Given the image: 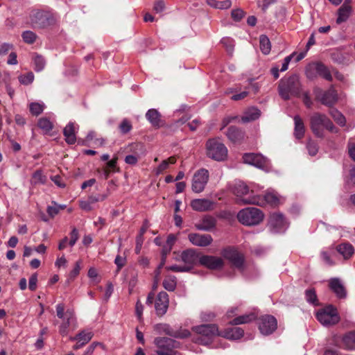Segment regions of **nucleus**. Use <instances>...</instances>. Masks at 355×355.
Segmentation results:
<instances>
[{"label": "nucleus", "mask_w": 355, "mask_h": 355, "mask_svg": "<svg viewBox=\"0 0 355 355\" xmlns=\"http://www.w3.org/2000/svg\"><path fill=\"white\" fill-rule=\"evenodd\" d=\"M310 125L313 134L319 138L324 137V129L332 133H338L339 131L327 115L319 112H315L311 116Z\"/></svg>", "instance_id": "1"}, {"label": "nucleus", "mask_w": 355, "mask_h": 355, "mask_svg": "<svg viewBox=\"0 0 355 355\" xmlns=\"http://www.w3.org/2000/svg\"><path fill=\"white\" fill-rule=\"evenodd\" d=\"M301 92V85L299 77L293 75L287 79H282L279 84V94L284 100H288L293 96H298Z\"/></svg>", "instance_id": "2"}, {"label": "nucleus", "mask_w": 355, "mask_h": 355, "mask_svg": "<svg viewBox=\"0 0 355 355\" xmlns=\"http://www.w3.org/2000/svg\"><path fill=\"white\" fill-rule=\"evenodd\" d=\"M263 212L256 207H247L240 210L238 220L244 225L252 226L259 224L263 219Z\"/></svg>", "instance_id": "3"}, {"label": "nucleus", "mask_w": 355, "mask_h": 355, "mask_svg": "<svg viewBox=\"0 0 355 355\" xmlns=\"http://www.w3.org/2000/svg\"><path fill=\"white\" fill-rule=\"evenodd\" d=\"M193 330L198 334L196 341L202 345H207L217 336H220L216 324H202L193 327Z\"/></svg>", "instance_id": "4"}, {"label": "nucleus", "mask_w": 355, "mask_h": 355, "mask_svg": "<svg viewBox=\"0 0 355 355\" xmlns=\"http://www.w3.org/2000/svg\"><path fill=\"white\" fill-rule=\"evenodd\" d=\"M31 20L34 27L44 28L55 24L58 18L50 12L35 10L31 15Z\"/></svg>", "instance_id": "5"}, {"label": "nucleus", "mask_w": 355, "mask_h": 355, "mask_svg": "<svg viewBox=\"0 0 355 355\" xmlns=\"http://www.w3.org/2000/svg\"><path fill=\"white\" fill-rule=\"evenodd\" d=\"M206 149L207 156L216 161L224 160L227 156V148L217 139H209Z\"/></svg>", "instance_id": "6"}, {"label": "nucleus", "mask_w": 355, "mask_h": 355, "mask_svg": "<svg viewBox=\"0 0 355 355\" xmlns=\"http://www.w3.org/2000/svg\"><path fill=\"white\" fill-rule=\"evenodd\" d=\"M154 344L157 347L156 353L157 355H175L176 353L175 349L180 346L178 342L166 337L155 338Z\"/></svg>", "instance_id": "7"}, {"label": "nucleus", "mask_w": 355, "mask_h": 355, "mask_svg": "<svg viewBox=\"0 0 355 355\" xmlns=\"http://www.w3.org/2000/svg\"><path fill=\"white\" fill-rule=\"evenodd\" d=\"M316 318L324 326L336 324L340 320L336 309L331 305L320 309L316 313Z\"/></svg>", "instance_id": "8"}, {"label": "nucleus", "mask_w": 355, "mask_h": 355, "mask_svg": "<svg viewBox=\"0 0 355 355\" xmlns=\"http://www.w3.org/2000/svg\"><path fill=\"white\" fill-rule=\"evenodd\" d=\"M245 202H252L259 206H277L280 202V199L277 194L273 191H268L263 196L255 195L252 198L245 199Z\"/></svg>", "instance_id": "9"}, {"label": "nucleus", "mask_w": 355, "mask_h": 355, "mask_svg": "<svg viewBox=\"0 0 355 355\" xmlns=\"http://www.w3.org/2000/svg\"><path fill=\"white\" fill-rule=\"evenodd\" d=\"M209 178L208 170L200 168L195 172L192 178L191 189L199 193L204 191Z\"/></svg>", "instance_id": "10"}, {"label": "nucleus", "mask_w": 355, "mask_h": 355, "mask_svg": "<svg viewBox=\"0 0 355 355\" xmlns=\"http://www.w3.org/2000/svg\"><path fill=\"white\" fill-rule=\"evenodd\" d=\"M313 93L315 96V98L326 106L331 107L338 101L336 91L333 87H330L325 92L322 91L320 88L317 87L314 89Z\"/></svg>", "instance_id": "11"}, {"label": "nucleus", "mask_w": 355, "mask_h": 355, "mask_svg": "<svg viewBox=\"0 0 355 355\" xmlns=\"http://www.w3.org/2000/svg\"><path fill=\"white\" fill-rule=\"evenodd\" d=\"M221 254L225 259L228 260L234 267L243 271L244 257L236 250L232 248H227L222 250Z\"/></svg>", "instance_id": "12"}, {"label": "nucleus", "mask_w": 355, "mask_h": 355, "mask_svg": "<svg viewBox=\"0 0 355 355\" xmlns=\"http://www.w3.org/2000/svg\"><path fill=\"white\" fill-rule=\"evenodd\" d=\"M233 192L237 197L239 203L242 205L252 204V202H245L244 201L245 199L252 198L255 196L252 190L251 191H249L248 186L245 183L242 182L235 183Z\"/></svg>", "instance_id": "13"}, {"label": "nucleus", "mask_w": 355, "mask_h": 355, "mask_svg": "<svg viewBox=\"0 0 355 355\" xmlns=\"http://www.w3.org/2000/svg\"><path fill=\"white\" fill-rule=\"evenodd\" d=\"M269 226L272 232L282 233L288 228V224L282 214L274 213L270 216Z\"/></svg>", "instance_id": "14"}, {"label": "nucleus", "mask_w": 355, "mask_h": 355, "mask_svg": "<svg viewBox=\"0 0 355 355\" xmlns=\"http://www.w3.org/2000/svg\"><path fill=\"white\" fill-rule=\"evenodd\" d=\"M277 327L276 318L270 315H266L260 318L259 329L263 335H270L273 333Z\"/></svg>", "instance_id": "15"}, {"label": "nucleus", "mask_w": 355, "mask_h": 355, "mask_svg": "<svg viewBox=\"0 0 355 355\" xmlns=\"http://www.w3.org/2000/svg\"><path fill=\"white\" fill-rule=\"evenodd\" d=\"M243 160L245 164L261 169L266 168L269 164L268 159L261 154L246 153L243 156Z\"/></svg>", "instance_id": "16"}, {"label": "nucleus", "mask_w": 355, "mask_h": 355, "mask_svg": "<svg viewBox=\"0 0 355 355\" xmlns=\"http://www.w3.org/2000/svg\"><path fill=\"white\" fill-rule=\"evenodd\" d=\"M199 263L211 270H220L224 266V261L221 257L212 255L201 256L199 257Z\"/></svg>", "instance_id": "17"}, {"label": "nucleus", "mask_w": 355, "mask_h": 355, "mask_svg": "<svg viewBox=\"0 0 355 355\" xmlns=\"http://www.w3.org/2000/svg\"><path fill=\"white\" fill-rule=\"evenodd\" d=\"M311 71H315L319 76H322L327 80L331 81L332 76L329 70V69L323 64L320 62L314 63L311 65H309L307 69L306 73V76L309 78H313V74L311 73Z\"/></svg>", "instance_id": "18"}, {"label": "nucleus", "mask_w": 355, "mask_h": 355, "mask_svg": "<svg viewBox=\"0 0 355 355\" xmlns=\"http://www.w3.org/2000/svg\"><path fill=\"white\" fill-rule=\"evenodd\" d=\"M168 295L164 291L159 292L155 302L156 314L159 316L164 315L168 310Z\"/></svg>", "instance_id": "19"}, {"label": "nucleus", "mask_w": 355, "mask_h": 355, "mask_svg": "<svg viewBox=\"0 0 355 355\" xmlns=\"http://www.w3.org/2000/svg\"><path fill=\"white\" fill-rule=\"evenodd\" d=\"M190 242L197 246L206 247L209 245L213 239L209 234H200L197 233L190 234L189 235Z\"/></svg>", "instance_id": "20"}, {"label": "nucleus", "mask_w": 355, "mask_h": 355, "mask_svg": "<svg viewBox=\"0 0 355 355\" xmlns=\"http://www.w3.org/2000/svg\"><path fill=\"white\" fill-rule=\"evenodd\" d=\"M181 260L184 262L185 268L191 270L196 262L199 261V257L194 250H187L182 252Z\"/></svg>", "instance_id": "21"}, {"label": "nucleus", "mask_w": 355, "mask_h": 355, "mask_svg": "<svg viewBox=\"0 0 355 355\" xmlns=\"http://www.w3.org/2000/svg\"><path fill=\"white\" fill-rule=\"evenodd\" d=\"M191 207L197 211H206L213 209L214 202L205 198L194 199L191 202Z\"/></svg>", "instance_id": "22"}, {"label": "nucleus", "mask_w": 355, "mask_h": 355, "mask_svg": "<svg viewBox=\"0 0 355 355\" xmlns=\"http://www.w3.org/2000/svg\"><path fill=\"white\" fill-rule=\"evenodd\" d=\"M329 287L338 298H345L346 297V290L338 278L331 279L329 281Z\"/></svg>", "instance_id": "23"}, {"label": "nucleus", "mask_w": 355, "mask_h": 355, "mask_svg": "<svg viewBox=\"0 0 355 355\" xmlns=\"http://www.w3.org/2000/svg\"><path fill=\"white\" fill-rule=\"evenodd\" d=\"M75 320L74 313L73 311L68 309L65 312V318L62 320V322L60 325L59 332L62 336L68 334V328L71 324Z\"/></svg>", "instance_id": "24"}, {"label": "nucleus", "mask_w": 355, "mask_h": 355, "mask_svg": "<svg viewBox=\"0 0 355 355\" xmlns=\"http://www.w3.org/2000/svg\"><path fill=\"white\" fill-rule=\"evenodd\" d=\"M244 331L241 327H231L220 332V336L229 340H238L243 337Z\"/></svg>", "instance_id": "25"}, {"label": "nucleus", "mask_w": 355, "mask_h": 355, "mask_svg": "<svg viewBox=\"0 0 355 355\" xmlns=\"http://www.w3.org/2000/svg\"><path fill=\"white\" fill-rule=\"evenodd\" d=\"M216 220L211 216H205L196 224V228L202 231H211L216 226Z\"/></svg>", "instance_id": "26"}, {"label": "nucleus", "mask_w": 355, "mask_h": 355, "mask_svg": "<svg viewBox=\"0 0 355 355\" xmlns=\"http://www.w3.org/2000/svg\"><path fill=\"white\" fill-rule=\"evenodd\" d=\"M63 134L65 141L69 144H73L76 141L75 123L69 122L64 128Z\"/></svg>", "instance_id": "27"}, {"label": "nucleus", "mask_w": 355, "mask_h": 355, "mask_svg": "<svg viewBox=\"0 0 355 355\" xmlns=\"http://www.w3.org/2000/svg\"><path fill=\"white\" fill-rule=\"evenodd\" d=\"M340 345L346 349H355V331H350L344 335Z\"/></svg>", "instance_id": "28"}, {"label": "nucleus", "mask_w": 355, "mask_h": 355, "mask_svg": "<svg viewBox=\"0 0 355 355\" xmlns=\"http://www.w3.org/2000/svg\"><path fill=\"white\" fill-rule=\"evenodd\" d=\"M352 12V8L347 3H343L338 10V17L336 23L340 24L346 21L349 17Z\"/></svg>", "instance_id": "29"}, {"label": "nucleus", "mask_w": 355, "mask_h": 355, "mask_svg": "<svg viewBox=\"0 0 355 355\" xmlns=\"http://www.w3.org/2000/svg\"><path fill=\"white\" fill-rule=\"evenodd\" d=\"M336 250L345 259H349L354 253V247L349 243L338 245L336 247Z\"/></svg>", "instance_id": "30"}, {"label": "nucleus", "mask_w": 355, "mask_h": 355, "mask_svg": "<svg viewBox=\"0 0 355 355\" xmlns=\"http://www.w3.org/2000/svg\"><path fill=\"white\" fill-rule=\"evenodd\" d=\"M228 139L232 142H238L244 138V132L235 126H230L226 133Z\"/></svg>", "instance_id": "31"}, {"label": "nucleus", "mask_w": 355, "mask_h": 355, "mask_svg": "<svg viewBox=\"0 0 355 355\" xmlns=\"http://www.w3.org/2000/svg\"><path fill=\"white\" fill-rule=\"evenodd\" d=\"M147 120L154 127H160L162 125V121L160 119V114L155 109H150L146 114Z\"/></svg>", "instance_id": "32"}, {"label": "nucleus", "mask_w": 355, "mask_h": 355, "mask_svg": "<svg viewBox=\"0 0 355 355\" xmlns=\"http://www.w3.org/2000/svg\"><path fill=\"white\" fill-rule=\"evenodd\" d=\"M260 110L256 107L249 108L241 117L243 123H248L257 119L260 116Z\"/></svg>", "instance_id": "33"}, {"label": "nucleus", "mask_w": 355, "mask_h": 355, "mask_svg": "<svg viewBox=\"0 0 355 355\" xmlns=\"http://www.w3.org/2000/svg\"><path fill=\"white\" fill-rule=\"evenodd\" d=\"M295 122V129H294V135L297 139H301L304 137V125L302 120V119L299 116H295L294 117Z\"/></svg>", "instance_id": "34"}, {"label": "nucleus", "mask_w": 355, "mask_h": 355, "mask_svg": "<svg viewBox=\"0 0 355 355\" xmlns=\"http://www.w3.org/2000/svg\"><path fill=\"white\" fill-rule=\"evenodd\" d=\"M256 315L253 313L240 315L234 318L230 321V324L233 325H238L241 324H246L255 320Z\"/></svg>", "instance_id": "35"}, {"label": "nucleus", "mask_w": 355, "mask_h": 355, "mask_svg": "<svg viewBox=\"0 0 355 355\" xmlns=\"http://www.w3.org/2000/svg\"><path fill=\"white\" fill-rule=\"evenodd\" d=\"M94 334L91 331L84 330L78 334L75 337H71V340H76L83 343L84 345L89 342Z\"/></svg>", "instance_id": "36"}, {"label": "nucleus", "mask_w": 355, "mask_h": 355, "mask_svg": "<svg viewBox=\"0 0 355 355\" xmlns=\"http://www.w3.org/2000/svg\"><path fill=\"white\" fill-rule=\"evenodd\" d=\"M329 114L333 118L334 121L339 125L343 127L346 124V119L345 116L338 110L332 109L329 112Z\"/></svg>", "instance_id": "37"}, {"label": "nucleus", "mask_w": 355, "mask_h": 355, "mask_svg": "<svg viewBox=\"0 0 355 355\" xmlns=\"http://www.w3.org/2000/svg\"><path fill=\"white\" fill-rule=\"evenodd\" d=\"M260 49L261 52L267 55L271 49V44L268 37L265 35H261L259 37Z\"/></svg>", "instance_id": "38"}, {"label": "nucleus", "mask_w": 355, "mask_h": 355, "mask_svg": "<svg viewBox=\"0 0 355 355\" xmlns=\"http://www.w3.org/2000/svg\"><path fill=\"white\" fill-rule=\"evenodd\" d=\"M163 286L168 291H173L177 286V279L175 276H167L163 281Z\"/></svg>", "instance_id": "39"}, {"label": "nucleus", "mask_w": 355, "mask_h": 355, "mask_svg": "<svg viewBox=\"0 0 355 355\" xmlns=\"http://www.w3.org/2000/svg\"><path fill=\"white\" fill-rule=\"evenodd\" d=\"M176 162V158L173 156L170 157L167 159L162 162V163L155 169V173L159 175L166 170L170 164H173Z\"/></svg>", "instance_id": "40"}, {"label": "nucleus", "mask_w": 355, "mask_h": 355, "mask_svg": "<svg viewBox=\"0 0 355 355\" xmlns=\"http://www.w3.org/2000/svg\"><path fill=\"white\" fill-rule=\"evenodd\" d=\"M33 183L34 184H44L46 182L47 178L44 175L41 170H37L32 175Z\"/></svg>", "instance_id": "41"}, {"label": "nucleus", "mask_w": 355, "mask_h": 355, "mask_svg": "<svg viewBox=\"0 0 355 355\" xmlns=\"http://www.w3.org/2000/svg\"><path fill=\"white\" fill-rule=\"evenodd\" d=\"M44 107L45 105L43 103L34 102L30 103L29 110L33 115L38 116L43 112Z\"/></svg>", "instance_id": "42"}, {"label": "nucleus", "mask_w": 355, "mask_h": 355, "mask_svg": "<svg viewBox=\"0 0 355 355\" xmlns=\"http://www.w3.org/2000/svg\"><path fill=\"white\" fill-rule=\"evenodd\" d=\"M34 69L37 72L42 71L45 67L46 62L44 58L39 55H35L33 57Z\"/></svg>", "instance_id": "43"}, {"label": "nucleus", "mask_w": 355, "mask_h": 355, "mask_svg": "<svg viewBox=\"0 0 355 355\" xmlns=\"http://www.w3.org/2000/svg\"><path fill=\"white\" fill-rule=\"evenodd\" d=\"M305 297L306 301L314 306L318 304L315 291L313 288L308 289L305 291Z\"/></svg>", "instance_id": "44"}, {"label": "nucleus", "mask_w": 355, "mask_h": 355, "mask_svg": "<svg viewBox=\"0 0 355 355\" xmlns=\"http://www.w3.org/2000/svg\"><path fill=\"white\" fill-rule=\"evenodd\" d=\"M34 74L30 71L25 74H21L18 77L19 81L21 85H28L34 80Z\"/></svg>", "instance_id": "45"}, {"label": "nucleus", "mask_w": 355, "mask_h": 355, "mask_svg": "<svg viewBox=\"0 0 355 355\" xmlns=\"http://www.w3.org/2000/svg\"><path fill=\"white\" fill-rule=\"evenodd\" d=\"M22 39L27 44H33L37 39V35L31 31H24L21 34Z\"/></svg>", "instance_id": "46"}, {"label": "nucleus", "mask_w": 355, "mask_h": 355, "mask_svg": "<svg viewBox=\"0 0 355 355\" xmlns=\"http://www.w3.org/2000/svg\"><path fill=\"white\" fill-rule=\"evenodd\" d=\"M37 125L40 128H41L46 132L51 131L53 128L52 123L47 118H41L38 121Z\"/></svg>", "instance_id": "47"}, {"label": "nucleus", "mask_w": 355, "mask_h": 355, "mask_svg": "<svg viewBox=\"0 0 355 355\" xmlns=\"http://www.w3.org/2000/svg\"><path fill=\"white\" fill-rule=\"evenodd\" d=\"M144 305L141 304L140 300H137L135 304V315L139 321V322H143V311H144Z\"/></svg>", "instance_id": "48"}, {"label": "nucleus", "mask_w": 355, "mask_h": 355, "mask_svg": "<svg viewBox=\"0 0 355 355\" xmlns=\"http://www.w3.org/2000/svg\"><path fill=\"white\" fill-rule=\"evenodd\" d=\"M220 42L221 44L226 47L227 51L231 53L234 46V40L230 37H223Z\"/></svg>", "instance_id": "49"}, {"label": "nucleus", "mask_w": 355, "mask_h": 355, "mask_svg": "<svg viewBox=\"0 0 355 355\" xmlns=\"http://www.w3.org/2000/svg\"><path fill=\"white\" fill-rule=\"evenodd\" d=\"M141 155L138 153L128 155L125 157V162L130 165H136Z\"/></svg>", "instance_id": "50"}, {"label": "nucleus", "mask_w": 355, "mask_h": 355, "mask_svg": "<svg viewBox=\"0 0 355 355\" xmlns=\"http://www.w3.org/2000/svg\"><path fill=\"white\" fill-rule=\"evenodd\" d=\"M119 129L123 134H126L132 129L130 122L127 119H123L119 125Z\"/></svg>", "instance_id": "51"}, {"label": "nucleus", "mask_w": 355, "mask_h": 355, "mask_svg": "<svg viewBox=\"0 0 355 355\" xmlns=\"http://www.w3.org/2000/svg\"><path fill=\"white\" fill-rule=\"evenodd\" d=\"M306 148L310 155L314 156L317 154L318 148L315 143L313 141H309Z\"/></svg>", "instance_id": "52"}, {"label": "nucleus", "mask_w": 355, "mask_h": 355, "mask_svg": "<svg viewBox=\"0 0 355 355\" xmlns=\"http://www.w3.org/2000/svg\"><path fill=\"white\" fill-rule=\"evenodd\" d=\"M37 273L33 274L28 281V288L31 291H33L37 288Z\"/></svg>", "instance_id": "53"}, {"label": "nucleus", "mask_w": 355, "mask_h": 355, "mask_svg": "<svg viewBox=\"0 0 355 355\" xmlns=\"http://www.w3.org/2000/svg\"><path fill=\"white\" fill-rule=\"evenodd\" d=\"M154 329L159 334H170L168 331V326L166 324H157L154 326Z\"/></svg>", "instance_id": "54"}, {"label": "nucleus", "mask_w": 355, "mask_h": 355, "mask_svg": "<svg viewBox=\"0 0 355 355\" xmlns=\"http://www.w3.org/2000/svg\"><path fill=\"white\" fill-rule=\"evenodd\" d=\"M296 55V53L294 52L292 54H291L290 55L286 57L283 61V63H282V67L280 69V71H285L288 69V64L291 60V59Z\"/></svg>", "instance_id": "55"}, {"label": "nucleus", "mask_w": 355, "mask_h": 355, "mask_svg": "<svg viewBox=\"0 0 355 355\" xmlns=\"http://www.w3.org/2000/svg\"><path fill=\"white\" fill-rule=\"evenodd\" d=\"M167 270L174 272H188L189 268H185L184 265L174 264L166 268Z\"/></svg>", "instance_id": "56"}, {"label": "nucleus", "mask_w": 355, "mask_h": 355, "mask_svg": "<svg viewBox=\"0 0 355 355\" xmlns=\"http://www.w3.org/2000/svg\"><path fill=\"white\" fill-rule=\"evenodd\" d=\"M12 44L10 43L0 44V56L6 55L10 50L12 49Z\"/></svg>", "instance_id": "57"}, {"label": "nucleus", "mask_w": 355, "mask_h": 355, "mask_svg": "<svg viewBox=\"0 0 355 355\" xmlns=\"http://www.w3.org/2000/svg\"><path fill=\"white\" fill-rule=\"evenodd\" d=\"M79 237L78 231L76 228H73L71 232V239L69 241V245L73 246Z\"/></svg>", "instance_id": "58"}, {"label": "nucleus", "mask_w": 355, "mask_h": 355, "mask_svg": "<svg viewBox=\"0 0 355 355\" xmlns=\"http://www.w3.org/2000/svg\"><path fill=\"white\" fill-rule=\"evenodd\" d=\"M59 211L60 207L56 204L54 206H49L47 207V213L52 218L58 214Z\"/></svg>", "instance_id": "59"}, {"label": "nucleus", "mask_w": 355, "mask_h": 355, "mask_svg": "<svg viewBox=\"0 0 355 355\" xmlns=\"http://www.w3.org/2000/svg\"><path fill=\"white\" fill-rule=\"evenodd\" d=\"M56 313L57 316L63 320L65 318L64 306L62 304H58L56 305Z\"/></svg>", "instance_id": "60"}, {"label": "nucleus", "mask_w": 355, "mask_h": 355, "mask_svg": "<svg viewBox=\"0 0 355 355\" xmlns=\"http://www.w3.org/2000/svg\"><path fill=\"white\" fill-rule=\"evenodd\" d=\"M106 198H107V195L106 194L95 195V196H90L88 198V200L90 201V202L92 204H93V203H95V202H99V201H103Z\"/></svg>", "instance_id": "61"}, {"label": "nucleus", "mask_w": 355, "mask_h": 355, "mask_svg": "<svg viewBox=\"0 0 355 355\" xmlns=\"http://www.w3.org/2000/svg\"><path fill=\"white\" fill-rule=\"evenodd\" d=\"M165 3L163 0H157L154 4V10L156 12H161L164 10Z\"/></svg>", "instance_id": "62"}, {"label": "nucleus", "mask_w": 355, "mask_h": 355, "mask_svg": "<svg viewBox=\"0 0 355 355\" xmlns=\"http://www.w3.org/2000/svg\"><path fill=\"white\" fill-rule=\"evenodd\" d=\"M243 11L240 9H236L232 11V17L235 21H240L243 17Z\"/></svg>", "instance_id": "63"}, {"label": "nucleus", "mask_w": 355, "mask_h": 355, "mask_svg": "<svg viewBox=\"0 0 355 355\" xmlns=\"http://www.w3.org/2000/svg\"><path fill=\"white\" fill-rule=\"evenodd\" d=\"M348 152L352 159L355 161V144L351 141V139L348 142Z\"/></svg>", "instance_id": "64"}]
</instances>
